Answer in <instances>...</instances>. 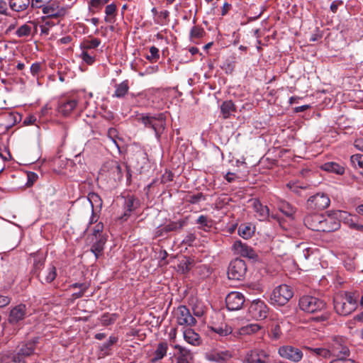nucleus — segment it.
Here are the masks:
<instances>
[{"mask_svg": "<svg viewBox=\"0 0 363 363\" xmlns=\"http://www.w3.org/2000/svg\"><path fill=\"white\" fill-rule=\"evenodd\" d=\"M298 305L301 310L309 313L320 311L325 308V303L323 301L311 296L300 298Z\"/></svg>", "mask_w": 363, "mask_h": 363, "instance_id": "39448f33", "label": "nucleus"}, {"mask_svg": "<svg viewBox=\"0 0 363 363\" xmlns=\"http://www.w3.org/2000/svg\"><path fill=\"white\" fill-rule=\"evenodd\" d=\"M168 345L165 342H160L154 352L153 357L150 359L151 362L155 363L157 361L163 359L167 352Z\"/></svg>", "mask_w": 363, "mask_h": 363, "instance_id": "b1692460", "label": "nucleus"}, {"mask_svg": "<svg viewBox=\"0 0 363 363\" xmlns=\"http://www.w3.org/2000/svg\"><path fill=\"white\" fill-rule=\"evenodd\" d=\"M354 147L361 151H363V138H358L354 142Z\"/></svg>", "mask_w": 363, "mask_h": 363, "instance_id": "69168bd1", "label": "nucleus"}, {"mask_svg": "<svg viewBox=\"0 0 363 363\" xmlns=\"http://www.w3.org/2000/svg\"><path fill=\"white\" fill-rule=\"evenodd\" d=\"M196 223L200 225L199 228L204 230H208L212 226V220L203 215H201L198 218Z\"/></svg>", "mask_w": 363, "mask_h": 363, "instance_id": "a19ab883", "label": "nucleus"}, {"mask_svg": "<svg viewBox=\"0 0 363 363\" xmlns=\"http://www.w3.org/2000/svg\"><path fill=\"white\" fill-rule=\"evenodd\" d=\"M7 4L4 0H0V14L7 15Z\"/></svg>", "mask_w": 363, "mask_h": 363, "instance_id": "052dcab7", "label": "nucleus"}, {"mask_svg": "<svg viewBox=\"0 0 363 363\" xmlns=\"http://www.w3.org/2000/svg\"><path fill=\"white\" fill-rule=\"evenodd\" d=\"M72 288H79L82 291H86V289L89 288V285L86 283H74L71 285Z\"/></svg>", "mask_w": 363, "mask_h": 363, "instance_id": "680f3d73", "label": "nucleus"}, {"mask_svg": "<svg viewBox=\"0 0 363 363\" xmlns=\"http://www.w3.org/2000/svg\"><path fill=\"white\" fill-rule=\"evenodd\" d=\"M322 169L325 171L334 172L337 174H342L345 172V168L342 166L333 162L323 164L322 165Z\"/></svg>", "mask_w": 363, "mask_h": 363, "instance_id": "7c9ffc66", "label": "nucleus"}, {"mask_svg": "<svg viewBox=\"0 0 363 363\" xmlns=\"http://www.w3.org/2000/svg\"><path fill=\"white\" fill-rule=\"evenodd\" d=\"M138 121L143 123L145 127L152 128L156 134L164 125V118L162 113L157 116H143L138 118Z\"/></svg>", "mask_w": 363, "mask_h": 363, "instance_id": "4468645a", "label": "nucleus"}, {"mask_svg": "<svg viewBox=\"0 0 363 363\" xmlns=\"http://www.w3.org/2000/svg\"><path fill=\"white\" fill-rule=\"evenodd\" d=\"M292 289L286 285L281 284L277 286L271 294L270 301L274 305L284 306L293 297Z\"/></svg>", "mask_w": 363, "mask_h": 363, "instance_id": "20e7f679", "label": "nucleus"}, {"mask_svg": "<svg viewBox=\"0 0 363 363\" xmlns=\"http://www.w3.org/2000/svg\"><path fill=\"white\" fill-rule=\"evenodd\" d=\"M272 333L273 335V337L274 338H278L280 336L281 334V330L280 326L278 324H276L272 329Z\"/></svg>", "mask_w": 363, "mask_h": 363, "instance_id": "e2e57ef3", "label": "nucleus"}, {"mask_svg": "<svg viewBox=\"0 0 363 363\" xmlns=\"http://www.w3.org/2000/svg\"><path fill=\"white\" fill-rule=\"evenodd\" d=\"M78 100L75 98H65L59 101L57 111L63 116H68L77 106Z\"/></svg>", "mask_w": 363, "mask_h": 363, "instance_id": "dca6fc26", "label": "nucleus"}, {"mask_svg": "<svg viewBox=\"0 0 363 363\" xmlns=\"http://www.w3.org/2000/svg\"><path fill=\"white\" fill-rule=\"evenodd\" d=\"M150 55L147 57V59L152 62H156L160 58L159 49L155 46L150 48Z\"/></svg>", "mask_w": 363, "mask_h": 363, "instance_id": "8fccbe9b", "label": "nucleus"}, {"mask_svg": "<svg viewBox=\"0 0 363 363\" xmlns=\"http://www.w3.org/2000/svg\"><path fill=\"white\" fill-rule=\"evenodd\" d=\"M30 4V0H10L9 6L16 12L26 11Z\"/></svg>", "mask_w": 363, "mask_h": 363, "instance_id": "393cba45", "label": "nucleus"}, {"mask_svg": "<svg viewBox=\"0 0 363 363\" xmlns=\"http://www.w3.org/2000/svg\"><path fill=\"white\" fill-rule=\"evenodd\" d=\"M330 346L332 354L330 362L337 363L350 355V351L342 337H334L330 343Z\"/></svg>", "mask_w": 363, "mask_h": 363, "instance_id": "f03ea898", "label": "nucleus"}, {"mask_svg": "<svg viewBox=\"0 0 363 363\" xmlns=\"http://www.w3.org/2000/svg\"><path fill=\"white\" fill-rule=\"evenodd\" d=\"M253 208L256 212V216L259 220H266L269 215V210L267 206L262 205L259 201H253Z\"/></svg>", "mask_w": 363, "mask_h": 363, "instance_id": "5701e85b", "label": "nucleus"}, {"mask_svg": "<svg viewBox=\"0 0 363 363\" xmlns=\"http://www.w3.org/2000/svg\"><path fill=\"white\" fill-rule=\"evenodd\" d=\"M268 311V307L265 303L259 299L253 301L248 308L250 315L255 320L265 319L267 317Z\"/></svg>", "mask_w": 363, "mask_h": 363, "instance_id": "1a4fd4ad", "label": "nucleus"}, {"mask_svg": "<svg viewBox=\"0 0 363 363\" xmlns=\"http://www.w3.org/2000/svg\"><path fill=\"white\" fill-rule=\"evenodd\" d=\"M247 272V266L244 260L235 259L228 267V277L233 280H242Z\"/></svg>", "mask_w": 363, "mask_h": 363, "instance_id": "423d86ee", "label": "nucleus"}, {"mask_svg": "<svg viewBox=\"0 0 363 363\" xmlns=\"http://www.w3.org/2000/svg\"><path fill=\"white\" fill-rule=\"evenodd\" d=\"M359 293L357 291H342L337 294L333 298L335 312L342 316L350 315L358 307Z\"/></svg>", "mask_w": 363, "mask_h": 363, "instance_id": "f257e3e1", "label": "nucleus"}, {"mask_svg": "<svg viewBox=\"0 0 363 363\" xmlns=\"http://www.w3.org/2000/svg\"><path fill=\"white\" fill-rule=\"evenodd\" d=\"M50 2V0H32L30 5L32 8L42 9Z\"/></svg>", "mask_w": 363, "mask_h": 363, "instance_id": "864d4df0", "label": "nucleus"}, {"mask_svg": "<svg viewBox=\"0 0 363 363\" xmlns=\"http://www.w3.org/2000/svg\"><path fill=\"white\" fill-rule=\"evenodd\" d=\"M340 211L337 212L335 215V217L327 216L325 217L323 215V220L321 222L320 228L319 232H333L340 228V220H342L337 216V213Z\"/></svg>", "mask_w": 363, "mask_h": 363, "instance_id": "2eb2a0df", "label": "nucleus"}, {"mask_svg": "<svg viewBox=\"0 0 363 363\" xmlns=\"http://www.w3.org/2000/svg\"><path fill=\"white\" fill-rule=\"evenodd\" d=\"M233 248L238 254L242 257L253 259L256 257L255 252L252 247L242 243L241 241H235L233 244Z\"/></svg>", "mask_w": 363, "mask_h": 363, "instance_id": "6ab92c4d", "label": "nucleus"}, {"mask_svg": "<svg viewBox=\"0 0 363 363\" xmlns=\"http://www.w3.org/2000/svg\"><path fill=\"white\" fill-rule=\"evenodd\" d=\"M80 57L89 65H92L95 61L94 56L89 55L86 50L82 51V54L80 55Z\"/></svg>", "mask_w": 363, "mask_h": 363, "instance_id": "3c124183", "label": "nucleus"}, {"mask_svg": "<svg viewBox=\"0 0 363 363\" xmlns=\"http://www.w3.org/2000/svg\"><path fill=\"white\" fill-rule=\"evenodd\" d=\"M118 341V337H115V336H111L108 339V340L102 344L101 346H100V354H99V357H104L106 355H108L110 354L109 351L111 350V347L113 345H114L115 343H116Z\"/></svg>", "mask_w": 363, "mask_h": 363, "instance_id": "c85d7f7f", "label": "nucleus"}, {"mask_svg": "<svg viewBox=\"0 0 363 363\" xmlns=\"http://www.w3.org/2000/svg\"><path fill=\"white\" fill-rule=\"evenodd\" d=\"M230 8V4H229L228 3H225L222 8L221 15L225 16L228 12Z\"/></svg>", "mask_w": 363, "mask_h": 363, "instance_id": "774afa93", "label": "nucleus"}, {"mask_svg": "<svg viewBox=\"0 0 363 363\" xmlns=\"http://www.w3.org/2000/svg\"><path fill=\"white\" fill-rule=\"evenodd\" d=\"M44 264V258L43 256H35L34 259V267L35 269L40 268Z\"/></svg>", "mask_w": 363, "mask_h": 363, "instance_id": "bf43d9fd", "label": "nucleus"}, {"mask_svg": "<svg viewBox=\"0 0 363 363\" xmlns=\"http://www.w3.org/2000/svg\"><path fill=\"white\" fill-rule=\"evenodd\" d=\"M139 206V201L133 196H129L125 201V216H129L130 213L134 211Z\"/></svg>", "mask_w": 363, "mask_h": 363, "instance_id": "473e14b6", "label": "nucleus"}, {"mask_svg": "<svg viewBox=\"0 0 363 363\" xmlns=\"http://www.w3.org/2000/svg\"><path fill=\"white\" fill-rule=\"evenodd\" d=\"M177 323L182 326L191 327L196 324V318L191 315L189 309L185 306H179L174 311Z\"/></svg>", "mask_w": 363, "mask_h": 363, "instance_id": "0eeeda50", "label": "nucleus"}, {"mask_svg": "<svg viewBox=\"0 0 363 363\" xmlns=\"http://www.w3.org/2000/svg\"><path fill=\"white\" fill-rule=\"evenodd\" d=\"M204 200L205 199V197L203 195L202 193H199L196 195H192L189 197V201L191 203H199L201 200Z\"/></svg>", "mask_w": 363, "mask_h": 363, "instance_id": "6e6d98bb", "label": "nucleus"}, {"mask_svg": "<svg viewBox=\"0 0 363 363\" xmlns=\"http://www.w3.org/2000/svg\"><path fill=\"white\" fill-rule=\"evenodd\" d=\"M254 233V229L250 225L242 224L238 228V234L243 238H250Z\"/></svg>", "mask_w": 363, "mask_h": 363, "instance_id": "4c0bfd02", "label": "nucleus"}, {"mask_svg": "<svg viewBox=\"0 0 363 363\" xmlns=\"http://www.w3.org/2000/svg\"><path fill=\"white\" fill-rule=\"evenodd\" d=\"M101 44V40L98 38L86 40L81 44L83 50L96 48Z\"/></svg>", "mask_w": 363, "mask_h": 363, "instance_id": "ea45409f", "label": "nucleus"}, {"mask_svg": "<svg viewBox=\"0 0 363 363\" xmlns=\"http://www.w3.org/2000/svg\"><path fill=\"white\" fill-rule=\"evenodd\" d=\"M116 11V6L114 4L106 6L105 13L107 16H113Z\"/></svg>", "mask_w": 363, "mask_h": 363, "instance_id": "13d9d810", "label": "nucleus"}, {"mask_svg": "<svg viewBox=\"0 0 363 363\" xmlns=\"http://www.w3.org/2000/svg\"><path fill=\"white\" fill-rule=\"evenodd\" d=\"M129 86L128 82L124 81L116 86V91L113 96L116 98H122L126 95Z\"/></svg>", "mask_w": 363, "mask_h": 363, "instance_id": "f704fd0d", "label": "nucleus"}, {"mask_svg": "<svg viewBox=\"0 0 363 363\" xmlns=\"http://www.w3.org/2000/svg\"><path fill=\"white\" fill-rule=\"evenodd\" d=\"M280 211L285 214L287 217H292L295 213L294 208L287 203H283L280 207Z\"/></svg>", "mask_w": 363, "mask_h": 363, "instance_id": "49530a36", "label": "nucleus"}, {"mask_svg": "<svg viewBox=\"0 0 363 363\" xmlns=\"http://www.w3.org/2000/svg\"><path fill=\"white\" fill-rule=\"evenodd\" d=\"M330 201L327 194L323 193H317L311 196L308 200V206L314 209L323 210L328 208Z\"/></svg>", "mask_w": 363, "mask_h": 363, "instance_id": "ddd939ff", "label": "nucleus"}, {"mask_svg": "<svg viewBox=\"0 0 363 363\" xmlns=\"http://www.w3.org/2000/svg\"><path fill=\"white\" fill-rule=\"evenodd\" d=\"M41 64L39 62H35L32 64L30 67V72L33 77H38L39 72L41 70Z\"/></svg>", "mask_w": 363, "mask_h": 363, "instance_id": "5fc2aeb1", "label": "nucleus"}, {"mask_svg": "<svg viewBox=\"0 0 363 363\" xmlns=\"http://www.w3.org/2000/svg\"><path fill=\"white\" fill-rule=\"evenodd\" d=\"M205 31L203 28L199 26H194L190 32V36L192 39H199L203 37Z\"/></svg>", "mask_w": 363, "mask_h": 363, "instance_id": "09e8293b", "label": "nucleus"}, {"mask_svg": "<svg viewBox=\"0 0 363 363\" xmlns=\"http://www.w3.org/2000/svg\"><path fill=\"white\" fill-rule=\"evenodd\" d=\"M11 297L8 296L0 295V308L5 307L11 303Z\"/></svg>", "mask_w": 363, "mask_h": 363, "instance_id": "4d7b16f0", "label": "nucleus"}, {"mask_svg": "<svg viewBox=\"0 0 363 363\" xmlns=\"http://www.w3.org/2000/svg\"><path fill=\"white\" fill-rule=\"evenodd\" d=\"M322 220H323V214L313 213L305 217L304 223L309 229L314 231H319Z\"/></svg>", "mask_w": 363, "mask_h": 363, "instance_id": "a211bd4d", "label": "nucleus"}, {"mask_svg": "<svg viewBox=\"0 0 363 363\" xmlns=\"http://www.w3.org/2000/svg\"><path fill=\"white\" fill-rule=\"evenodd\" d=\"M174 348L178 350L179 353L183 356H191V353L189 350H186L185 348L179 345H175Z\"/></svg>", "mask_w": 363, "mask_h": 363, "instance_id": "0e129e2a", "label": "nucleus"}, {"mask_svg": "<svg viewBox=\"0 0 363 363\" xmlns=\"http://www.w3.org/2000/svg\"><path fill=\"white\" fill-rule=\"evenodd\" d=\"M110 171L111 174L113 175V177L115 180L121 179L122 178V169L117 162H112L110 164Z\"/></svg>", "mask_w": 363, "mask_h": 363, "instance_id": "58836bf2", "label": "nucleus"}, {"mask_svg": "<svg viewBox=\"0 0 363 363\" xmlns=\"http://www.w3.org/2000/svg\"><path fill=\"white\" fill-rule=\"evenodd\" d=\"M28 183L33 184V182L37 179L38 175L34 172H30L28 174Z\"/></svg>", "mask_w": 363, "mask_h": 363, "instance_id": "338daca9", "label": "nucleus"}, {"mask_svg": "<svg viewBox=\"0 0 363 363\" xmlns=\"http://www.w3.org/2000/svg\"><path fill=\"white\" fill-rule=\"evenodd\" d=\"M278 353L281 357L294 362L301 361L303 357V352L298 348L291 345L280 347L278 350Z\"/></svg>", "mask_w": 363, "mask_h": 363, "instance_id": "9b49d317", "label": "nucleus"}, {"mask_svg": "<svg viewBox=\"0 0 363 363\" xmlns=\"http://www.w3.org/2000/svg\"><path fill=\"white\" fill-rule=\"evenodd\" d=\"M307 349L318 357H320L325 359H332L330 343L328 344V347H307Z\"/></svg>", "mask_w": 363, "mask_h": 363, "instance_id": "a878e982", "label": "nucleus"}, {"mask_svg": "<svg viewBox=\"0 0 363 363\" xmlns=\"http://www.w3.org/2000/svg\"><path fill=\"white\" fill-rule=\"evenodd\" d=\"M33 27L35 30H37V26L34 22H30V24L25 23L17 29L16 34L19 38L28 37L31 34Z\"/></svg>", "mask_w": 363, "mask_h": 363, "instance_id": "bb28decb", "label": "nucleus"}, {"mask_svg": "<svg viewBox=\"0 0 363 363\" xmlns=\"http://www.w3.org/2000/svg\"><path fill=\"white\" fill-rule=\"evenodd\" d=\"M235 64V57H230L227 58L223 62L222 68L225 71L226 73H232Z\"/></svg>", "mask_w": 363, "mask_h": 363, "instance_id": "c03bdc74", "label": "nucleus"}, {"mask_svg": "<svg viewBox=\"0 0 363 363\" xmlns=\"http://www.w3.org/2000/svg\"><path fill=\"white\" fill-rule=\"evenodd\" d=\"M95 240L96 242L92 245L91 251L95 255L96 258H98L104 250V247L106 242V236H101L98 239Z\"/></svg>", "mask_w": 363, "mask_h": 363, "instance_id": "cd10ccee", "label": "nucleus"}, {"mask_svg": "<svg viewBox=\"0 0 363 363\" xmlns=\"http://www.w3.org/2000/svg\"><path fill=\"white\" fill-rule=\"evenodd\" d=\"M211 330L218 333L220 336H227L232 333V328L226 324H221L220 325H214L210 327Z\"/></svg>", "mask_w": 363, "mask_h": 363, "instance_id": "e433bc0d", "label": "nucleus"}, {"mask_svg": "<svg viewBox=\"0 0 363 363\" xmlns=\"http://www.w3.org/2000/svg\"><path fill=\"white\" fill-rule=\"evenodd\" d=\"M245 303V297L238 291H232L225 298L226 307L229 311L240 310Z\"/></svg>", "mask_w": 363, "mask_h": 363, "instance_id": "f8f14e48", "label": "nucleus"}, {"mask_svg": "<svg viewBox=\"0 0 363 363\" xmlns=\"http://www.w3.org/2000/svg\"><path fill=\"white\" fill-rule=\"evenodd\" d=\"M88 200L91 203V212H93L94 210V206L96 205V206H101L102 205V200L101 197L96 194V193H89L88 194Z\"/></svg>", "mask_w": 363, "mask_h": 363, "instance_id": "37998d69", "label": "nucleus"}, {"mask_svg": "<svg viewBox=\"0 0 363 363\" xmlns=\"http://www.w3.org/2000/svg\"><path fill=\"white\" fill-rule=\"evenodd\" d=\"M42 11L48 17L59 18L64 16L67 13V9L65 7H60L56 3H52L46 4V6L43 7Z\"/></svg>", "mask_w": 363, "mask_h": 363, "instance_id": "f3484780", "label": "nucleus"}, {"mask_svg": "<svg viewBox=\"0 0 363 363\" xmlns=\"http://www.w3.org/2000/svg\"><path fill=\"white\" fill-rule=\"evenodd\" d=\"M116 318V314L104 313L101 318V322L103 325H108L114 323Z\"/></svg>", "mask_w": 363, "mask_h": 363, "instance_id": "a18cd8bd", "label": "nucleus"}, {"mask_svg": "<svg viewBox=\"0 0 363 363\" xmlns=\"http://www.w3.org/2000/svg\"><path fill=\"white\" fill-rule=\"evenodd\" d=\"M108 137L111 141L119 148V145L117 144L116 139L118 138V131L114 128H111L108 130Z\"/></svg>", "mask_w": 363, "mask_h": 363, "instance_id": "603ef678", "label": "nucleus"}, {"mask_svg": "<svg viewBox=\"0 0 363 363\" xmlns=\"http://www.w3.org/2000/svg\"><path fill=\"white\" fill-rule=\"evenodd\" d=\"M206 358L215 363H230L233 353L227 350L215 349L206 352Z\"/></svg>", "mask_w": 363, "mask_h": 363, "instance_id": "6e6552de", "label": "nucleus"}, {"mask_svg": "<svg viewBox=\"0 0 363 363\" xmlns=\"http://www.w3.org/2000/svg\"><path fill=\"white\" fill-rule=\"evenodd\" d=\"M38 276L40 278L41 283L49 284L55 280L57 276L56 267L53 265H50L47 269L43 271Z\"/></svg>", "mask_w": 363, "mask_h": 363, "instance_id": "412c9836", "label": "nucleus"}, {"mask_svg": "<svg viewBox=\"0 0 363 363\" xmlns=\"http://www.w3.org/2000/svg\"><path fill=\"white\" fill-rule=\"evenodd\" d=\"M262 327L257 323H252L247 325L240 328L241 335H252L261 330Z\"/></svg>", "mask_w": 363, "mask_h": 363, "instance_id": "c9c22d12", "label": "nucleus"}, {"mask_svg": "<svg viewBox=\"0 0 363 363\" xmlns=\"http://www.w3.org/2000/svg\"><path fill=\"white\" fill-rule=\"evenodd\" d=\"M235 111V104L230 100L224 101L220 106V111L224 118H229L231 113Z\"/></svg>", "mask_w": 363, "mask_h": 363, "instance_id": "2f4dec72", "label": "nucleus"}, {"mask_svg": "<svg viewBox=\"0 0 363 363\" xmlns=\"http://www.w3.org/2000/svg\"><path fill=\"white\" fill-rule=\"evenodd\" d=\"M186 225V221L184 220H179L178 221H172L168 224L165 225L162 229L161 231H164L165 233H169L171 231H176L182 229Z\"/></svg>", "mask_w": 363, "mask_h": 363, "instance_id": "72a5a7b5", "label": "nucleus"}, {"mask_svg": "<svg viewBox=\"0 0 363 363\" xmlns=\"http://www.w3.org/2000/svg\"><path fill=\"white\" fill-rule=\"evenodd\" d=\"M91 230H92V233H91V236L92 241H94V239H98L101 236H105L104 235L102 234L103 230H104V224L102 222L97 223L94 226V228Z\"/></svg>", "mask_w": 363, "mask_h": 363, "instance_id": "79ce46f5", "label": "nucleus"}, {"mask_svg": "<svg viewBox=\"0 0 363 363\" xmlns=\"http://www.w3.org/2000/svg\"><path fill=\"white\" fill-rule=\"evenodd\" d=\"M350 161L354 167L358 166L363 169V155H353L350 157Z\"/></svg>", "mask_w": 363, "mask_h": 363, "instance_id": "de8ad7c7", "label": "nucleus"}, {"mask_svg": "<svg viewBox=\"0 0 363 363\" xmlns=\"http://www.w3.org/2000/svg\"><path fill=\"white\" fill-rule=\"evenodd\" d=\"M38 338L18 345L14 353L11 354V361L14 363H26L25 358L34 353Z\"/></svg>", "mask_w": 363, "mask_h": 363, "instance_id": "7ed1b4c3", "label": "nucleus"}, {"mask_svg": "<svg viewBox=\"0 0 363 363\" xmlns=\"http://www.w3.org/2000/svg\"><path fill=\"white\" fill-rule=\"evenodd\" d=\"M247 363H269V352L260 348H255L247 352Z\"/></svg>", "mask_w": 363, "mask_h": 363, "instance_id": "9d476101", "label": "nucleus"}, {"mask_svg": "<svg viewBox=\"0 0 363 363\" xmlns=\"http://www.w3.org/2000/svg\"><path fill=\"white\" fill-rule=\"evenodd\" d=\"M26 315V306L20 304L14 307L10 312L9 321L11 323H16L23 320Z\"/></svg>", "mask_w": 363, "mask_h": 363, "instance_id": "aec40b11", "label": "nucleus"}, {"mask_svg": "<svg viewBox=\"0 0 363 363\" xmlns=\"http://www.w3.org/2000/svg\"><path fill=\"white\" fill-rule=\"evenodd\" d=\"M337 216L342 220V221L349 225V226L356 228L358 230L363 232V225L355 224L351 216L346 211H340L337 213Z\"/></svg>", "mask_w": 363, "mask_h": 363, "instance_id": "c756f323", "label": "nucleus"}, {"mask_svg": "<svg viewBox=\"0 0 363 363\" xmlns=\"http://www.w3.org/2000/svg\"><path fill=\"white\" fill-rule=\"evenodd\" d=\"M183 336L186 342L194 346H199L201 343L200 335L191 328L185 329L183 332Z\"/></svg>", "mask_w": 363, "mask_h": 363, "instance_id": "4be33fe9", "label": "nucleus"}]
</instances>
